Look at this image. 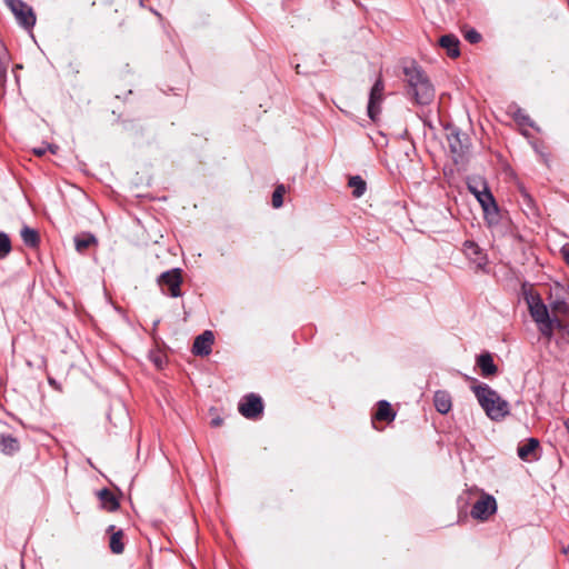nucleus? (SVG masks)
I'll return each instance as SVG.
<instances>
[{
	"mask_svg": "<svg viewBox=\"0 0 569 569\" xmlns=\"http://www.w3.org/2000/svg\"><path fill=\"white\" fill-rule=\"evenodd\" d=\"M479 405L486 415L495 421L505 419L509 412V403L492 388L486 383H478L471 387Z\"/></svg>",
	"mask_w": 569,
	"mask_h": 569,
	"instance_id": "2",
	"label": "nucleus"
},
{
	"mask_svg": "<svg viewBox=\"0 0 569 569\" xmlns=\"http://www.w3.org/2000/svg\"><path fill=\"white\" fill-rule=\"evenodd\" d=\"M213 341L214 336L212 331L206 330L194 339L192 346L193 355L200 357L209 356L212 349Z\"/></svg>",
	"mask_w": 569,
	"mask_h": 569,
	"instance_id": "10",
	"label": "nucleus"
},
{
	"mask_svg": "<svg viewBox=\"0 0 569 569\" xmlns=\"http://www.w3.org/2000/svg\"><path fill=\"white\" fill-rule=\"evenodd\" d=\"M459 44V39L451 33L445 34L439 39V46L447 51L450 58H458L460 56Z\"/></svg>",
	"mask_w": 569,
	"mask_h": 569,
	"instance_id": "13",
	"label": "nucleus"
},
{
	"mask_svg": "<svg viewBox=\"0 0 569 569\" xmlns=\"http://www.w3.org/2000/svg\"><path fill=\"white\" fill-rule=\"evenodd\" d=\"M562 552H563L565 555H568V553H569V546H568V547H565V548L562 549Z\"/></svg>",
	"mask_w": 569,
	"mask_h": 569,
	"instance_id": "32",
	"label": "nucleus"
},
{
	"mask_svg": "<svg viewBox=\"0 0 569 569\" xmlns=\"http://www.w3.org/2000/svg\"><path fill=\"white\" fill-rule=\"evenodd\" d=\"M481 186H482V189H479L477 186L472 184V183H468V189L469 191L476 197V199L478 200V202L480 203V206L482 203H486L487 199L486 197L488 198H493L491 191L489 190L488 186L486 182H481Z\"/></svg>",
	"mask_w": 569,
	"mask_h": 569,
	"instance_id": "20",
	"label": "nucleus"
},
{
	"mask_svg": "<svg viewBox=\"0 0 569 569\" xmlns=\"http://www.w3.org/2000/svg\"><path fill=\"white\" fill-rule=\"evenodd\" d=\"M496 510V499L492 496L482 492L480 499L473 503L470 515L473 519L485 521L493 515Z\"/></svg>",
	"mask_w": 569,
	"mask_h": 569,
	"instance_id": "7",
	"label": "nucleus"
},
{
	"mask_svg": "<svg viewBox=\"0 0 569 569\" xmlns=\"http://www.w3.org/2000/svg\"><path fill=\"white\" fill-rule=\"evenodd\" d=\"M0 449L6 455H12L20 449V445L17 438L2 435L0 436Z\"/></svg>",
	"mask_w": 569,
	"mask_h": 569,
	"instance_id": "19",
	"label": "nucleus"
},
{
	"mask_svg": "<svg viewBox=\"0 0 569 569\" xmlns=\"http://www.w3.org/2000/svg\"><path fill=\"white\" fill-rule=\"evenodd\" d=\"M286 192V188L282 184H279L273 193H272V206L274 208H280L283 203V194Z\"/></svg>",
	"mask_w": 569,
	"mask_h": 569,
	"instance_id": "26",
	"label": "nucleus"
},
{
	"mask_svg": "<svg viewBox=\"0 0 569 569\" xmlns=\"http://www.w3.org/2000/svg\"><path fill=\"white\" fill-rule=\"evenodd\" d=\"M20 234L24 244L30 248H36L40 242L39 233L32 228H22Z\"/></svg>",
	"mask_w": 569,
	"mask_h": 569,
	"instance_id": "21",
	"label": "nucleus"
},
{
	"mask_svg": "<svg viewBox=\"0 0 569 569\" xmlns=\"http://www.w3.org/2000/svg\"><path fill=\"white\" fill-rule=\"evenodd\" d=\"M477 365L483 377L495 376L498 372V367L495 365L492 356L488 352L478 357Z\"/></svg>",
	"mask_w": 569,
	"mask_h": 569,
	"instance_id": "14",
	"label": "nucleus"
},
{
	"mask_svg": "<svg viewBox=\"0 0 569 569\" xmlns=\"http://www.w3.org/2000/svg\"><path fill=\"white\" fill-rule=\"evenodd\" d=\"M538 448L539 441L536 438H529L526 443L518 447L517 452L521 460L532 461L538 459Z\"/></svg>",
	"mask_w": 569,
	"mask_h": 569,
	"instance_id": "11",
	"label": "nucleus"
},
{
	"mask_svg": "<svg viewBox=\"0 0 569 569\" xmlns=\"http://www.w3.org/2000/svg\"><path fill=\"white\" fill-rule=\"evenodd\" d=\"M7 6L14 14L18 23L24 29H30L36 23V16L31 7L22 0H6Z\"/></svg>",
	"mask_w": 569,
	"mask_h": 569,
	"instance_id": "6",
	"label": "nucleus"
},
{
	"mask_svg": "<svg viewBox=\"0 0 569 569\" xmlns=\"http://www.w3.org/2000/svg\"><path fill=\"white\" fill-rule=\"evenodd\" d=\"M383 82L381 78H378L372 86L369 94L367 112L372 121H376L380 113V103L382 101Z\"/></svg>",
	"mask_w": 569,
	"mask_h": 569,
	"instance_id": "9",
	"label": "nucleus"
},
{
	"mask_svg": "<svg viewBox=\"0 0 569 569\" xmlns=\"http://www.w3.org/2000/svg\"><path fill=\"white\" fill-rule=\"evenodd\" d=\"M396 417V412L392 410L390 403L386 400L378 402V409L375 413V419L379 421H392Z\"/></svg>",
	"mask_w": 569,
	"mask_h": 569,
	"instance_id": "18",
	"label": "nucleus"
},
{
	"mask_svg": "<svg viewBox=\"0 0 569 569\" xmlns=\"http://www.w3.org/2000/svg\"><path fill=\"white\" fill-rule=\"evenodd\" d=\"M96 242H97V239L91 233H83V234L77 236L74 238L76 249L79 252H83L87 248H89L91 244H93Z\"/></svg>",
	"mask_w": 569,
	"mask_h": 569,
	"instance_id": "22",
	"label": "nucleus"
},
{
	"mask_svg": "<svg viewBox=\"0 0 569 569\" xmlns=\"http://www.w3.org/2000/svg\"><path fill=\"white\" fill-rule=\"evenodd\" d=\"M49 149L52 153L56 152L57 147L49 144L47 148H34L33 153L41 157L46 153V150Z\"/></svg>",
	"mask_w": 569,
	"mask_h": 569,
	"instance_id": "29",
	"label": "nucleus"
},
{
	"mask_svg": "<svg viewBox=\"0 0 569 569\" xmlns=\"http://www.w3.org/2000/svg\"><path fill=\"white\" fill-rule=\"evenodd\" d=\"M447 140L455 163L463 162L470 147L468 136L455 129L447 136Z\"/></svg>",
	"mask_w": 569,
	"mask_h": 569,
	"instance_id": "5",
	"label": "nucleus"
},
{
	"mask_svg": "<svg viewBox=\"0 0 569 569\" xmlns=\"http://www.w3.org/2000/svg\"><path fill=\"white\" fill-rule=\"evenodd\" d=\"M565 426L569 430V418L565 421Z\"/></svg>",
	"mask_w": 569,
	"mask_h": 569,
	"instance_id": "33",
	"label": "nucleus"
},
{
	"mask_svg": "<svg viewBox=\"0 0 569 569\" xmlns=\"http://www.w3.org/2000/svg\"><path fill=\"white\" fill-rule=\"evenodd\" d=\"M486 199H487L486 200L487 202L481 204V208L485 213V219L487 220V222L490 226L498 224L500 221V212H499V208L496 202V199H495V197L493 198L486 197Z\"/></svg>",
	"mask_w": 569,
	"mask_h": 569,
	"instance_id": "12",
	"label": "nucleus"
},
{
	"mask_svg": "<svg viewBox=\"0 0 569 569\" xmlns=\"http://www.w3.org/2000/svg\"><path fill=\"white\" fill-rule=\"evenodd\" d=\"M561 254L567 264H569V243L562 247Z\"/></svg>",
	"mask_w": 569,
	"mask_h": 569,
	"instance_id": "30",
	"label": "nucleus"
},
{
	"mask_svg": "<svg viewBox=\"0 0 569 569\" xmlns=\"http://www.w3.org/2000/svg\"><path fill=\"white\" fill-rule=\"evenodd\" d=\"M526 301L532 319L540 326V331L545 336H551L552 321L549 317L547 306L538 295H527Z\"/></svg>",
	"mask_w": 569,
	"mask_h": 569,
	"instance_id": "3",
	"label": "nucleus"
},
{
	"mask_svg": "<svg viewBox=\"0 0 569 569\" xmlns=\"http://www.w3.org/2000/svg\"><path fill=\"white\" fill-rule=\"evenodd\" d=\"M210 423L212 427H219L222 425V418H220V417L213 418Z\"/></svg>",
	"mask_w": 569,
	"mask_h": 569,
	"instance_id": "31",
	"label": "nucleus"
},
{
	"mask_svg": "<svg viewBox=\"0 0 569 569\" xmlns=\"http://www.w3.org/2000/svg\"><path fill=\"white\" fill-rule=\"evenodd\" d=\"M408 96L419 106H428L435 99V88L426 72L415 62L403 68Z\"/></svg>",
	"mask_w": 569,
	"mask_h": 569,
	"instance_id": "1",
	"label": "nucleus"
},
{
	"mask_svg": "<svg viewBox=\"0 0 569 569\" xmlns=\"http://www.w3.org/2000/svg\"><path fill=\"white\" fill-rule=\"evenodd\" d=\"M349 187L352 188V194L360 198L366 191V181L360 176H353L349 179Z\"/></svg>",
	"mask_w": 569,
	"mask_h": 569,
	"instance_id": "23",
	"label": "nucleus"
},
{
	"mask_svg": "<svg viewBox=\"0 0 569 569\" xmlns=\"http://www.w3.org/2000/svg\"><path fill=\"white\" fill-rule=\"evenodd\" d=\"M433 403L439 413H448L451 409V397L447 391L438 390L433 396Z\"/></svg>",
	"mask_w": 569,
	"mask_h": 569,
	"instance_id": "16",
	"label": "nucleus"
},
{
	"mask_svg": "<svg viewBox=\"0 0 569 569\" xmlns=\"http://www.w3.org/2000/svg\"><path fill=\"white\" fill-rule=\"evenodd\" d=\"M98 498L102 508L108 511H116L119 508V501L116 496L107 488L98 491Z\"/></svg>",
	"mask_w": 569,
	"mask_h": 569,
	"instance_id": "17",
	"label": "nucleus"
},
{
	"mask_svg": "<svg viewBox=\"0 0 569 569\" xmlns=\"http://www.w3.org/2000/svg\"><path fill=\"white\" fill-rule=\"evenodd\" d=\"M156 363H157V366H158V367H160V361H159V359H156Z\"/></svg>",
	"mask_w": 569,
	"mask_h": 569,
	"instance_id": "34",
	"label": "nucleus"
},
{
	"mask_svg": "<svg viewBox=\"0 0 569 569\" xmlns=\"http://www.w3.org/2000/svg\"><path fill=\"white\" fill-rule=\"evenodd\" d=\"M465 38L470 43H478L481 40V34L475 29H469L466 31Z\"/></svg>",
	"mask_w": 569,
	"mask_h": 569,
	"instance_id": "27",
	"label": "nucleus"
},
{
	"mask_svg": "<svg viewBox=\"0 0 569 569\" xmlns=\"http://www.w3.org/2000/svg\"><path fill=\"white\" fill-rule=\"evenodd\" d=\"M182 269L180 268H173L164 271L157 279L162 293L171 298H178L182 296Z\"/></svg>",
	"mask_w": 569,
	"mask_h": 569,
	"instance_id": "4",
	"label": "nucleus"
},
{
	"mask_svg": "<svg viewBox=\"0 0 569 569\" xmlns=\"http://www.w3.org/2000/svg\"><path fill=\"white\" fill-rule=\"evenodd\" d=\"M238 409L247 419H256L263 411L262 399L256 393H249L243 397Z\"/></svg>",
	"mask_w": 569,
	"mask_h": 569,
	"instance_id": "8",
	"label": "nucleus"
},
{
	"mask_svg": "<svg viewBox=\"0 0 569 569\" xmlns=\"http://www.w3.org/2000/svg\"><path fill=\"white\" fill-rule=\"evenodd\" d=\"M122 537H123L122 530H118L117 532H113L110 537V549L116 555H120L124 550Z\"/></svg>",
	"mask_w": 569,
	"mask_h": 569,
	"instance_id": "24",
	"label": "nucleus"
},
{
	"mask_svg": "<svg viewBox=\"0 0 569 569\" xmlns=\"http://www.w3.org/2000/svg\"><path fill=\"white\" fill-rule=\"evenodd\" d=\"M11 251V241L7 233L0 232V259L6 258Z\"/></svg>",
	"mask_w": 569,
	"mask_h": 569,
	"instance_id": "25",
	"label": "nucleus"
},
{
	"mask_svg": "<svg viewBox=\"0 0 569 569\" xmlns=\"http://www.w3.org/2000/svg\"><path fill=\"white\" fill-rule=\"evenodd\" d=\"M463 246L466 254L478 264V267L482 268L487 264V258L485 254H482L481 249L477 243L473 241H466Z\"/></svg>",
	"mask_w": 569,
	"mask_h": 569,
	"instance_id": "15",
	"label": "nucleus"
},
{
	"mask_svg": "<svg viewBox=\"0 0 569 569\" xmlns=\"http://www.w3.org/2000/svg\"><path fill=\"white\" fill-rule=\"evenodd\" d=\"M515 119L520 122L521 124H528V126H532V123L530 122V118L529 116H527L522 110H518L515 114Z\"/></svg>",
	"mask_w": 569,
	"mask_h": 569,
	"instance_id": "28",
	"label": "nucleus"
}]
</instances>
